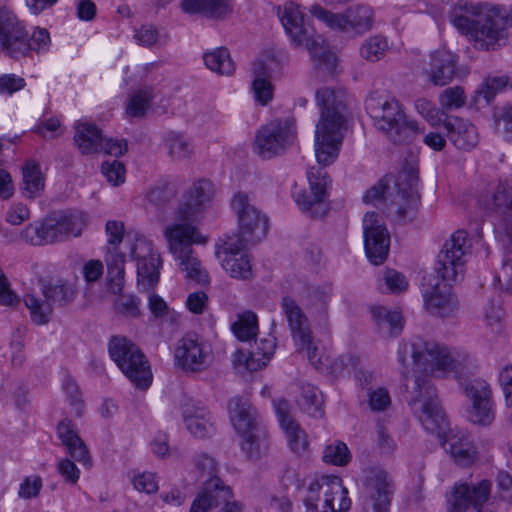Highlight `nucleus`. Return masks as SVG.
I'll return each mask as SVG.
<instances>
[{"mask_svg": "<svg viewBox=\"0 0 512 512\" xmlns=\"http://www.w3.org/2000/svg\"><path fill=\"white\" fill-rule=\"evenodd\" d=\"M322 459L328 464L345 466L350 462L351 454L344 442L336 441L325 447Z\"/></svg>", "mask_w": 512, "mask_h": 512, "instance_id": "49530a36", "label": "nucleus"}, {"mask_svg": "<svg viewBox=\"0 0 512 512\" xmlns=\"http://www.w3.org/2000/svg\"><path fill=\"white\" fill-rule=\"evenodd\" d=\"M49 244L63 242L81 234L84 222L80 215L54 212L44 218Z\"/></svg>", "mask_w": 512, "mask_h": 512, "instance_id": "a878e982", "label": "nucleus"}, {"mask_svg": "<svg viewBox=\"0 0 512 512\" xmlns=\"http://www.w3.org/2000/svg\"><path fill=\"white\" fill-rule=\"evenodd\" d=\"M364 248L366 256L374 265L382 264L389 252L390 236L379 215L367 212L363 218Z\"/></svg>", "mask_w": 512, "mask_h": 512, "instance_id": "4be33fe9", "label": "nucleus"}, {"mask_svg": "<svg viewBox=\"0 0 512 512\" xmlns=\"http://www.w3.org/2000/svg\"><path fill=\"white\" fill-rule=\"evenodd\" d=\"M154 98L155 94L152 87L138 89L129 99L126 114L133 118L143 117Z\"/></svg>", "mask_w": 512, "mask_h": 512, "instance_id": "a19ab883", "label": "nucleus"}, {"mask_svg": "<svg viewBox=\"0 0 512 512\" xmlns=\"http://www.w3.org/2000/svg\"><path fill=\"white\" fill-rule=\"evenodd\" d=\"M27 42L29 44V52L45 53L49 50L51 39L50 34L45 28L37 27L31 37L27 34Z\"/></svg>", "mask_w": 512, "mask_h": 512, "instance_id": "4d7b16f0", "label": "nucleus"}, {"mask_svg": "<svg viewBox=\"0 0 512 512\" xmlns=\"http://www.w3.org/2000/svg\"><path fill=\"white\" fill-rule=\"evenodd\" d=\"M283 430L286 433L289 446L294 453L302 455L307 451L309 442L305 431L301 428L299 423L285 427Z\"/></svg>", "mask_w": 512, "mask_h": 512, "instance_id": "3c124183", "label": "nucleus"}, {"mask_svg": "<svg viewBox=\"0 0 512 512\" xmlns=\"http://www.w3.org/2000/svg\"><path fill=\"white\" fill-rule=\"evenodd\" d=\"M181 10L189 15H202L211 19H221L229 12L226 0H181Z\"/></svg>", "mask_w": 512, "mask_h": 512, "instance_id": "c9c22d12", "label": "nucleus"}, {"mask_svg": "<svg viewBox=\"0 0 512 512\" xmlns=\"http://www.w3.org/2000/svg\"><path fill=\"white\" fill-rule=\"evenodd\" d=\"M75 129L74 142L82 154L90 155L102 151L104 138L95 124L80 122Z\"/></svg>", "mask_w": 512, "mask_h": 512, "instance_id": "473e14b6", "label": "nucleus"}, {"mask_svg": "<svg viewBox=\"0 0 512 512\" xmlns=\"http://www.w3.org/2000/svg\"><path fill=\"white\" fill-rule=\"evenodd\" d=\"M499 383L505 394L507 406H512V364L504 366L499 373Z\"/></svg>", "mask_w": 512, "mask_h": 512, "instance_id": "774afa93", "label": "nucleus"}, {"mask_svg": "<svg viewBox=\"0 0 512 512\" xmlns=\"http://www.w3.org/2000/svg\"><path fill=\"white\" fill-rule=\"evenodd\" d=\"M310 191L295 194V201L301 210L312 217H323L328 211L326 199L329 178L323 168L312 167L307 172Z\"/></svg>", "mask_w": 512, "mask_h": 512, "instance_id": "aec40b11", "label": "nucleus"}, {"mask_svg": "<svg viewBox=\"0 0 512 512\" xmlns=\"http://www.w3.org/2000/svg\"><path fill=\"white\" fill-rule=\"evenodd\" d=\"M254 96L257 102L266 105L273 96L272 85L267 78H258L252 83Z\"/></svg>", "mask_w": 512, "mask_h": 512, "instance_id": "69168bd1", "label": "nucleus"}, {"mask_svg": "<svg viewBox=\"0 0 512 512\" xmlns=\"http://www.w3.org/2000/svg\"><path fill=\"white\" fill-rule=\"evenodd\" d=\"M465 5H455L449 13L451 24L462 34L475 42V47L483 50H494L505 40L506 32L499 22V6L485 5L483 11L477 13V19H471L460 12L466 10Z\"/></svg>", "mask_w": 512, "mask_h": 512, "instance_id": "0eeeda50", "label": "nucleus"}, {"mask_svg": "<svg viewBox=\"0 0 512 512\" xmlns=\"http://www.w3.org/2000/svg\"><path fill=\"white\" fill-rule=\"evenodd\" d=\"M373 316L378 320L379 324L386 325L392 336H397L402 331V315L397 311H388L383 307L372 309Z\"/></svg>", "mask_w": 512, "mask_h": 512, "instance_id": "de8ad7c7", "label": "nucleus"}, {"mask_svg": "<svg viewBox=\"0 0 512 512\" xmlns=\"http://www.w3.org/2000/svg\"><path fill=\"white\" fill-rule=\"evenodd\" d=\"M414 105L416 111L419 114H421L432 125H435L437 122L441 120V111L432 103V101L425 98H419L415 101Z\"/></svg>", "mask_w": 512, "mask_h": 512, "instance_id": "e2e57ef3", "label": "nucleus"}, {"mask_svg": "<svg viewBox=\"0 0 512 512\" xmlns=\"http://www.w3.org/2000/svg\"><path fill=\"white\" fill-rule=\"evenodd\" d=\"M460 388L470 402L467 409L468 419L478 425L488 426L495 419L494 403L490 385L481 378L464 379Z\"/></svg>", "mask_w": 512, "mask_h": 512, "instance_id": "4468645a", "label": "nucleus"}, {"mask_svg": "<svg viewBox=\"0 0 512 512\" xmlns=\"http://www.w3.org/2000/svg\"><path fill=\"white\" fill-rule=\"evenodd\" d=\"M146 197L150 204L160 209L164 208L168 203H170L174 199L175 191L172 188H170L168 184L163 183L153 186L147 192Z\"/></svg>", "mask_w": 512, "mask_h": 512, "instance_id": "603ef678", "label": "nucleus"}, {"mask_svg": "<svg viewBox=\"0 0 512 512\" xmlns=\"http://www.w3.org/2000/svg\"><path fill=\"white\" fill-rule=\"evenodd\" d=\"M210 346L197 334L182 337L175 349V361L185 371L200 372L209 365Z\"/></svg>", "mask_w": 512, "mask_h": 512, "instance_id": "393cba45", "label": "nucleus"}, {"mask_svg": "<svg viewBox=\"0 0 512 512\" xmlns=\"http://www.w3.org/2000/svg\"><path fill=\"white\" fill-rule=\"evenodd\" d=\"M485 206L501 218L506 233L512 237V183H499L491 196L485 200Z\"/></svg>", "mask_w": 512, "mask_h": 512, "instance_id": "c85d7f7f", "label": "nucleus"}, {"mask_svg": "<svg viewBox=\"0 0 512 512\" xmlns=\"http://www.w3.org/2000/svg\"><path fill=\"white\" fill-rule=\"evenodd\" d=\"M215 190L210 180L200 179L184 193L177 209V220L183 223L166 227L164 235L169 244V250L179 261L180 269L186 273V278L201 285L209 283V276L194 256L192 244L199 242V232L192 225L206 205L212 200Z\"/></svg>", "mask_w": 512, "mask_h": 512, "instance_id": "f257e3e1", "label": "nucleus"}, {"mask_svg": "<svg viewBox=\"0 0 512 512\" xmlns=\"http://www.w3.org/2000/svg\"><path fill=\"white\" fill-rule=\"evenodd\" d=\"M42 292L45 300H41L33 294L24 296V303L30 311L32 320L37 324H45L49 321L53 305L67 306L75 299L76 295L74 286L67 282L44 285Z\"/></svg>", "mask_w": 512, "mask_h": 512, "instance_id": "ddd939ff", "label": "nucleus"}, {"mask_svg": "<svg viewBox=\"0 0 512 512\" xmlns=\"http://www.w3.org/2000/svg\"><path fill=\"white\" fill-rule=\"evenodd\" d=\"M235 336L241 341H250L256 336L258 320L255 313L246 311L239 316L237 322L232 325Z\"/></svg>", "mask_w": 512, "mask_h": 512, "instance_id": "c03bdc74", "label": "nucleus"}, {"mask_svg": "<svg viewBox=\"0 0 512 512\" xmlns=\"http://www.w3.org/2000/svg\"><path fill=\"white\" fill-rule=\"evenodd\" d=\"M344 92L324 87L316 91V103L321 110L315 130V155L320 165L328 166L338 158L346 119Z\"/></svg>", "mask_w": 512, "mask_h": 512, "instance_id": "20e7f679", "label": "nucleus"}, {"mask_svg": "<svg viewBox=\"0 0 512 512\" xmlns=\"http://www.w3.org/2000/svg\"><path fill=\"white\" fill-rule=\"evenodd\" d=\"M458 57L447 49H438L430 54L429 67L426 75L435 86H445L452 82L456 75Z\"/></svg>", "mask_w": 512, "mask_h": 512, "instance_id": "bb28decb", "label": "nucleus"}, {"mask_svg": "<svg viewBox=\"0 0 512 512\" xmlns=\"http://www.w3.org/2000/svg\"><path fill=\"white\" fill-rule=\"evenodd\" d=\"M446 130V137L453 145L462 150H470L478 143L476 127L458 117L449 118L443 124Z\"/></svg>", "mask_w": 512, "mask_h": 512, "instance_id": "c756f323", "label": "nucleus"}, {"mask_svg": "<svg viewBox=\"0 0 512 512\" xmlns=\"http://www.w3.org/2000/svg\"><path fill=\"white\" fill-rule=\"evenodd\" d=\"M496 129L507 140L512 141V108L504 106L494 114Z\"/></svg>", "mask_w": 512, "mask_h": 512, "instance_id": "13d9d810", "label": "nucleus"}, {"mask_svg": "<svg viewBox=\"0 0 512 512\" xmlns=\"http://www.w3.org/2000/svg\"><path fill=\"white\" fill-rule=\"evenodd\" d=\"M278 16L292 43L307 49L317 69L332 74L337 65V58L331 52L327 41L305 22L298 5L293 2L285 3L283 7L278 8Z\"/></svg>", "mask_w": 512, "mask_h": 512, "instance_id": "423d86ee", "label": "nucleus"}, {"mask_svg": "<svg viewBox=\"0 0 512 512\" xmlns=\"http://www.w3.org/2000/svg\"><path fill=\"white\" fill-rule=\"evenodd\" d=\"M231 207L237 216L240 242L254 245L266 237L268 231V218L252 202L246 193L239 192L231 200Z\"/></svg>", "mask_w": 512, "mask_h": 512, "instance_id": "f8f14e48", "label": "nucleus"}, {"mask_svg": "<svg viewBox=\"0 0 512 512\" xmlns=\"http://www.w3.org/2000/svg\"><path fill=\"white\" fill-rule=\"evenodd\" d=\"M116 309L119 313L128 317L140 315L139 301L132 295H123L116 302Z\"/></svg>", "mask_w": 512, "mask_h": 512, "instance_id": "338daca9", "label": "nucleus"}, {"mask_svg": "<svg viewBox=\"0 0 512 512\" xmlns=\"http://www.w3.org/2000/svg\"><path fill=\"white\" fill-rule=\"evenodd\" d=\"M384 281L387 287V290H389L392 293H400L407 289L408 287V281L406 280V277L394 270V269H388L384 273Z\"/></svg>", "mask_w": 512, "mask_h": 512, "instance_id": "0e129e2a", "label": "nucleus"}, {"mask_svg": "<svg viewBox=\"0 0 512 512\" xmlns=\"http://www.w3.org/2000/svg\"><path fill=\"white\" fill-rule=\"evenodd\" d=\"M297 403L300 409L311 417L321 418L324 415L322 393L311 384L301 386Z\"/></svg>", "mask_w": 512, "mask_h": 512, "instance_id": "4c0bfd02", "label": "nucleus"}, {"mask_svg": "<svg viewBox=\"0 0 512 512\" xmlns=\"http://www.w3.org/2000/svg\"><path fill=\"white\" fill-rule=\"evenodd\" d=\"M27 31L18 18L6 8L0 9V49L18 59L29 53Z\"/></svg>", "mask_w": 512, "mask_h": 512, "instance_id": "5701e85b", "label": "nucleus"}, {"mask_svg": "<svg viewBox=\"0 0 512 512\" xmlns=\"http://www.w3.org/2000/svg\"><path fill=\"white\" fill-rule=\"evenodd\" d=\"M24 191L29 198H35L40 195L44 189V178L38 164L28 162L23 167Z\"/></svg>", "mask_w": 512, "mask_h": 512, "instance_id": "79ce46f5", "label": "nucleus"}, {"mask_svg": "<svg viewBox=\"0 0 512 512\" xmlns=\"http://www.w3.org/2000/svg\"><path fill=\"white\" fill-rule=\"evenodd\" d=\"M206 67L220 75H231L235 71V64L227 48L220 47L203 55Z\"/></svg>", "mask_w": 512, "mask_h": 512, "instance_id": "58836bf2", "label": "nucleus"}, {"mask_svg": "<svg viewBox=\"0 0 512 512\" xmlns=\"http://www.w3.org/2000/svg\"><path fill=\"white\" fill-rule=\"evenodd\" d=\"M347 494L340 477L324 475L309 483L304 504L307 512H346L351 507Z\"/></svg>", "mask_w": 512, "mask_h": 512, "instance_id": "1a4fd4ad", "label": "nucleus"}, {"mask_svg": "<svg viewBox=\"0 0 512 512\" xmlns=\"http://www.w3.org/2000/svg\"><path fill=\"white\" fill-rule=\"evenodd\" d=\"M195 467L201 478H212L217 476V463L214 458L208 454L201 453L195 457Z\"/></svg>", "mask_w": 512, "mask_h": 512, "instance_id": "680f3d73", "label": "nucleus"}, {"mask_svg": "<svg viewBox=\"0 0 512 512\" xmlns=\"http://www.w3.org/2000/svg\"><path fill=\"white\" fill-rule=\"evenodd\" d=\"M233 497L232 489L219 477L206 479L201 493L191 505L190 512H209L216 507H221L218 512H241L242 505L234 501Z\"/></svg>", "mask_w": 512, "mask_h": 512, "instance_id": "a211bd4d", "label": "nucleus"}, {"mask_svg": "<svg viewBox=\"0 0 512 512\" xmlns=\"http://www.w3.org/2000/svg\"><path fill=\"white\" fill-rule=\"evenodd\" d=\"M506 85L507 81L502 77L487 78L477 92L487 103H490L495 95Z\"/></svg>", "mask_w": 512, "mask_h": 512, "instance_id": "052dcab7", "label": "nucleus"}, {"mask_svg": "<svg viewBox=\"0 0 512 512\" xmlns=\"http://www.w3.org/2000/svg\"><path fill=\"white\" fill-rule=\"evenodd\" d=\"M393 493L392 479L385 470L377 467L366 470L363 479L365 505H371L374 512H387Z\"/></svg>", "mask_w": 512, "mask_h": 512, "instance_id": "412c9836", "label": "nucleus"}, {"mask_svg": "<svg viewBox=\"0 0 512 512\" xmlns=\"http://www.w3.org/2000/svg\"><path fill=\"white\" fill-rule=\"evenodd\" d=\"M43 487L42 478L39 475L26 476L18 489V497L24 500L37 498Z\"/></svg>", "mask_w": 512, "mask_h": 512, "instance_id": "864d4df0", "label": "nucleus"}, {"mask_svg": "<svg viewBox=\"0 0 512 512\" xmlns=\"http://www.w3.org/2000/svg\"><path fill=\"white\" fill-rule=\"evenodd\" d=\"M101 170L108 182L114 186L124 183L126 170L122 162L118 160L106 161L102 164Z\"/></svg>", "mask_w": 512, "mask_h": 512, "instance_id": "6e6d98bb", "label": "nucleus"}, {"mask_svg": "<svg viewBox=\"0 0 512 512\" xmlns=\"http://www.w3.org/2000/svg\"><path fill=\"white\" fill-rule=\"evenodd\" d=\"M130 253L137 262L138 285L145 291L153 289L159 281L160 255L153 250L152 243L139 234L135 235Z\"/></svg>", "mask_w": 512, "mask_h": 512, "instance_id": "6ab92c4d", "label": "nucleus"}, {"mask_svg": "<svg viewBox=\"0 0 512 512\" xmlns=\"http://www.w3.org/2000/svg\"><path fill=\"white\" fill-rule=\"evenodd\" d=\"M108 351L118 368L136 387L146 389L152 381L148 360L131 340L113 336L109 340Z\"/></svg>", "mask_w": 512, "mask_h": 512, "instance_id": "6e6552de", "label": "nucleus"}, {"mask_svg": "<svg viewBox=\"0 0 512 512\" xmlns=\"http://www.w3.org/2000/svg\"><path fill=\"white\" fill-rule=\"evenodd\" d=\"M294 121H273L263 126L256 134L254 149L264 159L283 153L295 138Z\"/></svg>", "mask_w": 512, "mask_h": 512, "instance_id": "dca6fc26", "label": "nucleus"}, {"mask_svg": "<svg viewBox=\"0 0 512 512\" xmlns=\"http://www.w3.org/2000/svg\"><path fill=\"white\" fill-rule=\"evenodd\" d=\"M268 363L264 357L255 355V349L251 350L248 354L242 350H238L234 356V364L237 366L243 365L248 371L254 372L263 367Z\"/></svg>", "mask_w": 512, "mask_h": 512, "instance_id": "5fc2aeb1", "label": "nucleus"}, {"mask_svg": "<svg viewBox=\"0 0 512 512\" xmlns=\"http://www.w3.org/2000/svg\"><path fill=\"white\" fill-rule=\"evenodd\" d=\"M63 390L67 394L71 406L74 407L77 416L82 415L83 402L81 399V393L77 383L73 378L67 376L63 381Z\"/></svg>", "mask_w": 512, "mask_h": 512, "instance_id": "bf43d9fd", "label": "nucleus"}, {"mask_svg": "<svg viewBox=\"0 0 512 512\" xmlns=\"http://www.w3.org/2000/svg\"><path fill=\"white\" fill-rule=\"evenodd\" d=\"M107 266V289L113 294H120L124 288L125 254L117 248H109L105 256Z\"/></svg>", "mask_w": 512, "mask_h": 512, "instance_id": "e433bc0d", "label": "nucleus"}, {"mask_svg": "<svg viewBox=\"0 0 512 512\" xmlns=\"http://www.w3.org/2000/svg\"><path fill=\"white\" fill-rule=\"evenodd\" d=\"M241 436L243 437L241 447L247 457L255 460L260 458L262 452L267 448L265 432L257 428Z\"/></svg>", "mask_w": 512, "mask_h": 512, "instance_id": "37998d69", "label": "nucleus"}, {"mask_svg": "<svg viewBox=\"0 0 512 512\" xmlns=\"http://www.w3.org/2000/svg\"><path fill=\"white\" fill-rule=\"evenodd\" d=\"M248 246L235 236H225L216 243V256L224 270L235 279L250 280L253 270L250 256L243 250Z\"/></svg>", "mask_w": 512, "mask_h": 512, "instance_id": "f3484780", "label": "nucleus"}, {"mask_svg": "<svg viewBox=\"0 0 512 512\" xmlns=\"http://www.w3.org/2000/svg\"><path fill=\"white\" fill-rule=\"evenodd\" d=\"M164 145L168 155L174 160L189 158L193 153V145L182 133L169 131L164 136Z\"/></svg>", "mask_w": 512, "mask_h": 512, "instance_id": "ea45409f", "label": "nucleus"}, {"mask_svg": "<svg viewBox=\"0 0 512 512\" xmlns=\"http://www.w3.org/2000/svg\"><path fill=\"white\" fill-rule=\"evenodd\" d=\"M281 308L287 318L294 340L309 341V334L312 332L308 326V319L296 301L289 296L283 297Z\"/></svg>", "mask_w": 512, "mask_h": 512, "instance_id": "72a5a7b5", "label": "nucleus"}, {"mask_svg": "<svg viewBox=\"0 0 512 512\" xmlns=\"http://www.w3.org/2000/svg\"><path fill=\"white\" fill-rule=\"evenodd\" d=\"M414 396L409 405L430 433L440 434L447 427V420L436 394L435 387L426 377L416 376L414 380Z\"/></svg>", "mask_w": 512, "mask_h": 512, "instance_id": "9d476101", "label": "nucleus"}, {"mask_svg": "<svg viewBox=\"0 0 512 512\" xmlns=\"http://www.w3.org/2000/svg\"><path fill=\"white\" fill-rule=\"evenodd\" d=\"M228 411L235 430L240 435H246L258 427V413L248 398L236 396L229 400Z\"/></svg>", "mask_w": 512, "mask_h": 512, "instance_id": "cd10ccee", "label": "nucleus"}, {"mask_svg": "<svg viewBox=\"0 0 512 512\" xmlns=\"http://www.w3.org/2000/svg\"><path fill=\"white\" fill-rule=\"evenodd\" d=\"M443 445L458 465L470 466L477 458L475 445L465 435H450Z\"/></svg>", "mask_w": 512, "mask_h": 512, "instance_id": "f704fd0d", "label": "nucleus"}, {"mask_svg": "<svg viewBox=\"0 0 512 512\" xmlns=\"http://www.w3.org/2000/svg\"><path fill=\"white\" fill-rule=\"evenodd\" d=\"M491 493V482L482 480L478 485L467 483L455 484L452 492L447 497L449 512H464L471 505L477 512H492L484 508Z\"/></svg>", "mask_w": 512, "mask_h": 512, "instance_id": "b1692460", "label": "nucleus"}, {"mask_svg": "<svg viewBox=\"0 0 512 512\" xmlns=\"http://www.w3.org/2000/svg\"><path fill=\"white\" fill-rule=\"evenodd\" d=\"M183 419L188 431L198 438H205L214 432V423L208 409L200 403L187 404Z\"/></svg>", "mask_w": 512, "mask_h": 512, "instance_id": "7c9ffc66", "label": "nucleus"}, {"mask_svg": "<svg viewBox=\"0 0 512 512\" xmlns=\"http://www.w3.org/2000/svg\"><path fill=\"white\" fill-rule=\"evenodd\" d=\"M309 12L327 26L341 31L353 30L363 33L371 29L373 23V11L365 5H356L348 8L343 14H335L319 4H314Z\"/></svg>", "mask_w": 512, "mask_h": 512, "instance_id": "2eb2a0df", "label": "nucleus"}, {"mask_svg": "<svg viewBox=\"0 0 512 512\" xmlns=\"http://www.w3.org/2000/svg\"><path fill=\"white\" fill-rule=\"evenodd\" d=\"M471 247L468 233L463 229L452 233L443 243L434 267L437 277L422 284L424 306L430 314L449 317L458 309V300L451 287L464 278Z\"/></svg>", "mask_w": 512, "mask_h": 512, "instance_id": "f03ea898", "label": "nucleus"}, {"mask_svg": "<svg viewBox=\"0 0 512 512\" xmlns=\"http://www.w3.org/2000/svg\"><path fill=\"white\" fill-rule=\"evenodd\" d=\"M57 435L74 460L83 463L89 461L88 449L78 435L76 426L71 420L64 419L58 423Z\"/></svg>", "mask_w": 512, "mask_h": 512, "instance_id": "2f4dec72", "label": "nucleus"}, {"mask_svg": "<svg viewBox=\"0 0 512 512\" xmlns=\"http://www.w3.org/2000/svg\"><path fill=\"white\" fill-rule=\"evenodd\" d=\"M439 103L445 110L452 111L466 104V96L463 87L454 86L444 89L439 95Z\"/></svg>", "mask_w": 512, "mask_h": 512, "instance_id": "8fccbe9b", "label": "nucleus"}, {"mask_svg": "<svg viewBox=\"0 0 512 512\" xmlns=\"http://www.w3.org/2000/svg\"><path fill=\"white\" fill-rule=\"evenodd\" d=\"M365 108L376 130L393 144H409L422 132L395 97L371 93L365 101Z\"/></svg>", "mask_w": 512, "mask_h": 512, "instance_id": "39448f33", "label": "nucleus"}, {"mask_svg": "<svg viewBox=\"0 0 512 512\" xmlns=\"http://www.w3.org/2000/svg\"><path fill=\"white\" fill-rule=\"evenodd\" d=\"M419 176L414 167H405L396 180L397 193L387 206V215L397 223H406L415 218L420 204Z\"/></svg>", "mask_w": 512, "mask_h": 512, "instance_id": "9b49d317", "label": "nucleus"}, {"mask_svg": "<svg viewBox=\"0 0 512 512\" xmlns=\"http://www.w3.org/2000/svg\"><path fill=\"white\" fill-rule=\"evenodd\" d=\"M388 49L387 39L376 35L366 39L360 47L361 56L371 62L379 61Z\"/></svg>", "mask_w": 512, "mask_h": 512, "instance_id": "a18cd8bd", "label": "nucleus"}, {"mask_svg": "<svg viewBox=\"0 0 512 512\" xmlns=\"http://www.w3.org/2000/svg\"><path fill=\"white\" fill-rule=\"evenodd\" d=\"M20 237L28 244L43 246L49 244L44 219L28 224L20 233Z\"/></svg>", "mask_w": 512, "mask_h": 512, "instance_id": "09e8293b", "label": "nucleus"}, {"mask_svg": "<svg viewBox=\"0 0 512 512\" xmlns=\"http://www.w3.org/2000/svg\"><path fill=\"white\" fill-rule=\"evenodd\" d=\"M397 359L405 379L410 369H414L436 377L454 372L460 381L477 368L476 361L470 354L451 351L445 345L422 338H417L409 343H400L397 349Z\"/></svg>", "mask_w": 512, "mask_h": 512, "instance_id": "7ed1b4c3", "label": "nucleus"}]
</instances>
